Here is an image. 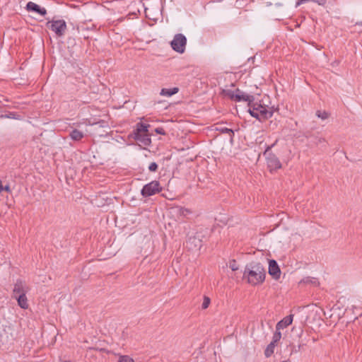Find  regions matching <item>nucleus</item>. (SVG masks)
I'll use <instances>...</instances> for the list:
<instances>
[{
    "label": "nucleus",
    "mask_w": 362,
    "mask_h": 362,
    "mask_svg": "<svg viewBox=\"0 0 362 362\" xmlns=\"http://www.w3.org/2000/svg\"><path fill=\"white\" fill-rule=\"evenodd\" d=\"M265 270L259 262L247 264L244 269L243 279L252 286H257L264 282L265 279Z\"/></svg>",
    "instance_id": "f257e3e1"
},
{
    "label": "nucleus",
    "mask_w": 362,
    "mask_h": 362,
    "mask_svg": "<svg viewBox=\"0 0 362 362\" xmlns=\"http://www.w3.org/2000/svg\"><path fill=\"white\" fill-rule=\"evenodd\" d=\"M274 107L262 104H254L249 109L250 115L259 121L270 118L274 114Z\"/></svg>",
    "instance_id": "f03ea898"
},
{
    "label": "nucleus",
    "mask_w": 362,
    "mask_h": 362,
    "mask_svg": "<svg viewBox=\"0 0 362 362\" xmlns=\"http://www.w3.org/2000/svg\"><path fill=\"white\" fill-rule=\"evenodd\" d=\"M187 39L182 34H176L173 40L171 41V47L175 52L182 54L185 50Z\"/></svg>",
    "instance_id": "7ed1b4c3"
},
{
    "label": "nucleus",
    "mask_w": 362,
    "mask_h": 362,
    "mask_svg": "<svg viewBox=\"0 0 362 362\" xmlns=\"http://www.w3.org/2000/svg\"><path fill=\"white\" fill-rule=\"evenodd\" d=\"M160 191V184L158 181H152L144 186L141 189V194L144 197H150Z\"/></svg>",
    "instance_id": "20e7f679"
},
{
    "label": "nucleus",
    "mask_w": 362,
    "mask_h": 362,
    "mask_svg": "<svg viewBox=\"0 0 362 362\" xmlns=\"http://www.w3.org/2000/svg\"><path fill=\"white\" fill-rule=\"evenodd\" d=\"M48 24L49 28L58 36L63 35L66 28V24L64 20L53 21Z\"/></svg>",
    "instance_id": "39448f33"
},
{
    "label": "nucleus",
    "mask_w": 362,
    "mask_h": 362,
    "mask_svg": "<svg viewBox=\"0 0 362 362\" xmlns=\"http://www.w3.org/2000/svg\"><path fill=\"white\" fill-rule=\"evenodd\" d=\"M29 286L25 281L21 279H18L13 286V296L21 294H26L29 291Z\"/></svg>",
    "instance_id": "423d86ee"
},
{
    "label": "nucleus",
    "mask_w": 362,
    "mask_h": 362,
    "mask_svg": "<svg viewBox=\"0 0 362 362\" xmlns=\"http://www.w3.org/2000/svg\"><path fill=\"white\" fill-rule=\"evenodd\" d=\"M255 100L254 96L236 88V94L235 95V102L245 101L247 102L249 105Z\"/></svg>",
    "instance_id": "0eeeda50"
},
{
    "label": "nucleus",
    "mask_w": 362,
    "mask_h": 362,
    "mask_svg": "<svg viewBox=\"0 0 362 362\" xmlns=\"http://www.w3.org/2000/svg\"><path fill=\"white\" fill-rule=\"evenodd\" d=\"M267 163L270 171L281 168V164L279 158L273 154H269L267 157Z\"/></svg>",
    "instance_id": "6e6552de"
},
{
    "label": "nucleus",
    "mask_w": 362,
    "mask_h": 362,
    "mask_svg": "<svg viewBox=\"0 0 362 362\" xmlns=\"http://www.w3.org/2000/svg\"><path fill=\"white\" fill-rule=\"evenodd\" d=\"M269 274L275 279H279L281 276V271L277 262L271 259L269 262Z\"/></svg>",
    "instance_id": "1a4fd4ad"
},
{
    "label": "nucleus",
    "mask_w": 362,
    "mask_h": 362,
    "mask_svg": "<svg viewBox=\"0 0 362 362\" xmlns=\"http://www.w3.org/2000/svg\"><path fill=\"white\" fill-rule=\"evenodd\" d=\"M134 139L139 142L144 146H148L151 144V140L146 133L134 132Z\"/></svg>",
    "instance_id": "9d476101"
},
{
    "label": "nucleus",
    "mask_w": 362,
    "mask_h": 362,
    "mask_svg": "<svg viewBox=\"0 0 362 362\" xmlns=\"http://www.w3.org/2000/svg\"><path fill=\"white\" fill-rule=\"evenodd\" d=\"M26 8L28 11L35 12L42 16H44L47 13V11L45 8H42L37 4L32 1H29L27 4Z\"/></svg>",
    "instance_id": "9b49d317"
},
{
    "label": "nucleus",
    "mask_w": 362,
    "mask_h": 362,
    "mask_svg": "<svg viewBox=\"0 0 362 362\" xmlns=\"http://www.w3.org/2000/svg\"><path fill=\"white\" fill-rule=\"evenodd\" d=\"M13 298L17 300L18 305L23 309L27 310L29 308L28 300L26 296V294H21L13 296Z\"/></svg>",
    "instance_id": "f8f14e48"
},
{
    "label": "nucleus",
    "mask_w": 362,
    "mask_h": 362,
    "mask_svg": "<svg viewBox=\"0 0 362 362\" xmlns=\"http://www.w3.org/2000/svg\"><path fill=\"white\" fill-rule=\"evenodd\" d=\"M293 315H289L285 317H284L281 320H280L276 326V329L278 330L283 329L284 328L290 325L293 322Z\"/></svg>",
    "instance_id": "ddd939ff"
},
{
    "label": "nucleus",
    "mask_w": 362,
    "mask_h": 362,
    "mask_svg": "<svg viewBox=\"0 0 362 362\" xmlns=\"http://www.w3.org/2000/svg\"><path fill=\"white\" fill-rule=\"evenodd\" d=\"M223 95L229 98L234 101L235 95L236 94V88H235L234 84H231L230 87H226L222 90Z\"/></svg>",
    "instance_id": "4468645a"
},
{
    "label": "nucleus",
    "mask_w": 362,
    "mask_h": 362,
    "mask_svg": "<svg viewBox=\"0 0 362 362\" xmlns=\"http://www.w3.org/2000/svg\"><path fill=\"white\" fill-rule=\"evenodd\" d=\"M172 212L182 217H185L191 213L189 209L181 206H175L172 208Z\"/></svg>",
    "instance_id": "2eb2a0df"
},
{
    "label": "nucleus",
    "mask_w": 362,
    "mask_h": 362,
    "mask_svg": "<svg viewBox=\"0 0 362 362\" xmlns=\"http://www.w3.org/2000/svg\"><path fill=\"white\" fill-rule=\"evenodd\" d=\"M179 91V88L174 87L172 88H162L160 92V95L165 97H170L176 94Z\"/></svg>",
    "instance_id": "dca6fc26"
},
{
    "label": "nucleus",
    "mask_w": 362,
    "mask_h": 362,
    "mask_svg": "<svg viewBox=\"0 0 362 362\" xmlns=\"http://www.w3.org/2000/svg\"><path fill=\"white\" fill-rule=\"evenodd\" d=\"M69 136L72 140L79 141L83 137L84 134L78 129H73L70 132Z\"/></svg>",
    "instance_id": "f3484780"
},
{
    "label": "nucleus",
    "mask_w": 362,
    "mask_h": 362,
    "mask_svg": "<svg viewBox=\"0 0 362 362\" xmlns=\"http://www.w3.org/2000/svg\"><path fill=\"white\" fill-rule=\"evenodd\" d=\"M148 124H146L144 123H138L136 124V128L134 131V132H139V133H147L148 131Z\"/></svg>",
    "instance_id": "a211bd4d"
},
{
    "label": "nucleus",
    "mask_w": 362,
    "mask_h": 362,
    "mask_svg": "<svg viewBox=\"0 0 362 362\" xmlns=\"http://www.w3.org/2000/svg\"><path fill=\"white\" fill-rule=\"evenodd\" d=\"M275 346V344L270 342V344L267 346L264 351V354L266 357H269L274 353Z\"/></svg>",
    "instance_id": "6ab92c4d"
},
{
    "label": "nucleus",
    "mask_w": 362,
    "mask_h": 362,
    "mask_svg": "<svg viewBox=\"0 0 362 362\" xmlns=\"http://www.w3.org/2000/svg\"><path fill=\"white\" fill-rule=\"evenodd\" d=\"M316 116L322 120H325L329 117V114L326 111L317 110L316 112Z\"/></svg>",
    "instance_id": "aec40b11"
},
{
    "label": "nucleus",
    "mask_w": 362,
    "mask_h": 362,
    "mask_svg": "<svg viewBox=\"0 0 362 362\" xmlns=\"http://www.w3.org/2000/svg\"><path fill=\"white\" fill-rule=\"evenodd\" d=\"M211 303V299L209 297L204 296L203 298V302L202 303V309L205 310L209 308Z\"/></svg>",
    "instance_id": "412c9836"
},
{
    "label": "nucleus",
    "mask_w": 362,
    "mask_h": 362,
    "mask_svg": "<svg viewBox=\"0 0 362 362\" xmlns=\"http://www.w3.org/2000/svg\"><path fill=\"white\" fill-rule=\"evenodd\" d=\"M281 333L280 330H278L276 329V332L273 335L272 341L271 342L276 344V343L277 341H279L281 339Z\"/></svg>",
    "instance_id": "4be33fe9"
},
{
    "label": "nucleus",
    "mask_w": 362,
    "mask_h": 362,
    "mask_svg": "<svg viewBox=\"0 0 362 362\" xmlns=\"http://www.w3.org/2000/svg\"><path fill=\"white\" fill-rule=\"evenodd\" d=\"M228 266L232 271H237L239 269L238 264L234 259L230 260Z\"/></svg>",
    "instance_id": "5701e85b"
},
{
    "label": "nucleus",
    "mask_w": 362,
    "mask_h": 362,
    "mask_svg": "<svg viewBox=\"0 0 362 362\" xmlns=\"http://www.w3.org/2000/svg\"><path fill=\"white\" fill-rule=\"evenodd\" d=\"M303 282L305 284H312L314 285H317L318 284L317 280L315 278L306 277L303 279Z\"/></svg>",
    "instance_id": "b1692460"
},
{
    "label": "nucleus",
    "mask_w": 362,
    "mask_h": 362,
    "mask_svg": "<svg viewBox=\"0 0 362 362\" xmlns=\"http://www.w3.org/2000/svg\"><path fill=\"white\" fill-rule=\"evenodd\" d=\"M118 362H134V360L127 356H121Z\"/></svg>",
    "instance_id": "393cba45"
},
{
    "label": "nucleus",
    "mask_w": 362,
    "mask_h": 362,
    "mask_svg": "<svg viewBox=\"0 0 362 362\" xmlns=\"http://www.w3.org/2000/svg\"><path fill=\"white\" fill-rule=\"evenodd\" d=\"M158 168V165L156 163H151L149 166L148 169L150 171L155 172Z\"/></svg>",
    "instance_id": "a878e982"
},
{
    "label": "nucleus",
    "mask_w": 362,
    "mask_h": 362,
    "mask_svg": "<svg viewBox=\"0 0 362 362\" xmlns=\"http://www.w3.org/2000/svg\"><path fill=\"white\" fill-rule=\"evenodd\" d=\"M156 132L157 134H161V135H164L165 134V131L163 128H156Z\"/></svg>",
    "instance_id": "bb28decb"
},
{
    "label": "nucleus",
    "mask_w": 362,
    "mask_h": 362,
    "mask_svg": "<svg viewBox=\"0 0 362 362\" xmlns=\"http://www.w3.org/2000/svg\"><path fill=\"white\" fill-rule=\"evenodd\" d=\"M2 191H6V192H11V190H10V187H9L8 185H6V186H4H4L1 185V192H2Z\"/></svg>",
    "instance_id": "cd10ccee"
},
{
    "label": "nucleus",
    "mask_w": 362,
    "mask_h": 362,
    "mask_svg": "<svg viewBox=\"0 0 362 362\" xmlns=\"http://www.w3.org/2000/svg\"><path fill=\"white\" fill-rule=\"evenodd\" d=\"M222 132H224V133H230L232 134H234L233 131L230 129H228V128H224L222 129Z\"/></svg>",
    "instance_id": "c85d7f7f"
},
{
    "label": "nucleus",
    "mask_w": 362,
    "mask_h": 362,
    "mask_svg": "<svg viewBox=\"0 0 362 362\" xmlns=\"http://www.w3.org/2000/svg\"><path fill=\"white\" fill-rule=\"evenodd\" d=\"M8 117V118H15L14 114H10L9 115H4L1 114V117Z\"/></svg>",
    "instance_id": "c756f323"
},
{
    "label": "nucleus",
    "mask_w": 362,
    "mask_h": 362,
    "mask_svg": "<svg viewBox=\"0 0 362 362\" xmlns=\"http://www.w3.org/2000/svg\"><path fill=\"white\" fill-rule=\"evenodd\" d=\"M197 241L199 243V240H197L195 238H190L187 243L188 244L189 242L194 243Z\"/></svg>",
    "instance_id": "7c9ffc66"
},
{
    "label": "nucleus",
    "mask_w": 362,
    "mask_h": 362,
    "mask_svg": "<svg viewBox=\"0 0 362 362\" xmlns=\"http://www.w3.org/2000/svg\"><path fill=\"white\" fill-rule=\"evenodd\" d=\"M324 141H325V139H323V138H320L319 139V142H324Z\"/></svg>",
    "instance_id": "2f4dec72"
},
{
    "label": "nucleus",
    "mask_w": 362,
    "mask_h": 362,
    "mask_svg": "<svg viewBox=\"0 0 362 362\" xmlns=\"http://www.w3.org/2000/svg\"><path fill=\"white\" fill-rule=\"evenodd\" d=\"M356 25L362 26V21L356 23Z\"/></svg>",
    "instance_id": "473e14b6"
},
{
    "label": "nucleus",
    "mask_w": 362,
    "mask_h": 362,
    "mask_svg": "<svg viewBox=\"0 0 362 362\" xmlns=\"http://www.w3.org/2000/svg\"><path fill=\"white\" fill-rule=\"evenodd\" d=\"M6 204H7L8 206H11V205L12 204V202H8V203H6Z\"/></svg>",
    "instance_id": "72a5a7b5"
}]
</instances>
